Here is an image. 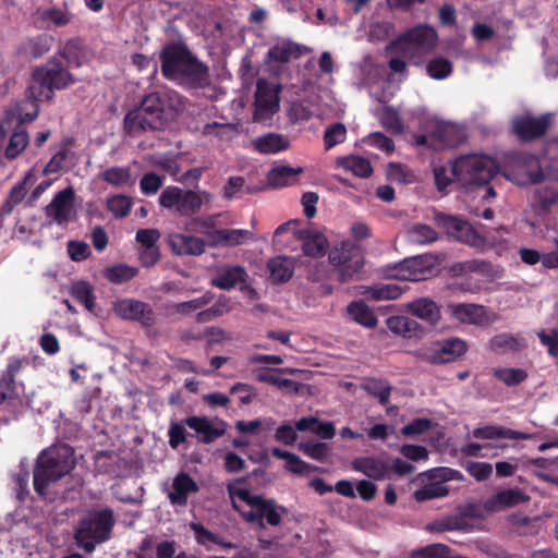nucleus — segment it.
Here are the masks:
<instances>
[{"label": "nucleus", "mask_w": 558, "mask_h": 558, "mask_svg": "<svg viewBox=\"0 0 558 558\" xmlns=\"http://www.w3.org/2000/svg\"><path fill=\"white\" fill-rule=\"evenodd\" d=\"M347 312L354 322L364 327L373 328L377 325L375 314L364 301L360 300L351 302L347 307Z\"/></svg>", "instance_id": "58836bf2"}, {"label": "nucleus", "mask_w": 558, "mask_h": 558, "mask_svg": "<svg viewBox=\"0 0 558 558\" xmlns=\"http://www.w3.org/2000/svg\"><path fill=\"white\" fill-rule=\"evenodd\" d=\"M184 423L197 435L202 444H211L226 433V422L220 420L216 424L207 416L191 415L184 418Z\"/></svg>", "instance_id": "a211bd4d"}, {"label": "nucleus", "mask_w": 558, "mask_h": 558, "mask_svg": "<svg viewBox=\"0 0 558 558\" xmlns=\"http://www.w3.org/2000/svg\"><path fill=\"white\" fill-rule=\"evenodd\" d=\"M436 223L444 229L446 233L454 240L471 246H478L483 243V238L474 230L469 221L457 216L438 214Z\"/></svg>", "instance_id": "ddd939ff"}, {"label": "nucleus", "mask_w": 558, "mask_h": 558, "mask_svg": "<svg viewBox=\"0 0 558 558\" xmlns=\"http://www.w3.org/2000/svg\"><path fill=\"white\" fill-rule=\"evenodd\" d=\"M184 108V100L174 90L148 94L141 106L124 119V129L129 136H141L148 130H160L171 122Z\"/></svg>", "instance_id": "f257e3e1"}, {"label": "nucleus", "mask_w": 558, "mask_h": 558, "mask_svg": "<svg viewBox=\"0 0 558 558\" xmlns=\"http://www.w3.org/2000/svg\"><path fill=\"white\" fill-rule=\"evenodd\" d=\"M230 311L229 307V299L225 295H221L217 303L211 307L201 311L196 314V322L198 324L209 323L218 317H221L225 313Z\"/></svg>", "instance_id": "de8ad7c7"}, {"label": "nucleus", "mask_w": 558, "mask_h": 558, "mask_svg": "<svg viewBox=\"0 0 558 558\" xmlns=\"http://www.w3.org/2000/svg\"><path fill=\"white\" fill-rule=\"evenodd\" d=\"M351 465L354 471L361 472L365 476L375 481H381L390 476L389 464L386 461L374 457L355 458Z\"/></svg>", "instance_id": "cd10ccee"}, {"label": "nucleus", "mask_w": 558, "mask_h": 558, "mask_svg": "<svg viewBox=\"0 0 558 558\" xmlns=\"http://www.w3.org/2000/svg\"><path fill=\"white\" fill-rule=\"evenodd\" d=\"M409 310L413 316L418 317L429 324H435L440 319V308L430 299L420 298L409 304Z\"/></svg>", "instance_id": "72a5a7b5"}, {"label": "nucleus", "mask_w": 558, "mask_h": 558, "mask_svg": "<svg viewBox=\"0 0 558 558\" xmlns=\"http://www.w3.org/2000/svg\"><path fill=\"white\" fill-rule=\"evenodd\" d=\"M195 158H192L189 153H167V154H155L151 156V162L171 174H177L180 171V162H194Z\"/></svg>", "instance_id": "f704fd0d"}, {"label": "nucleus", "mask_w": 558, "mask_h": 558, "mask_svg": "<svg viewBox=\"0 0 558 558\" xmlns=\"http://www.w3.org/2000/svg\"><path fill=\"white\" fill-rule=\"evenodd\" d=\"M159 204L163 208L174 209L181 216L191 217L201 210L203 199L195 191L167 186L159 196Z\"/></svg>", "instance_id": "9b49d317"}, {"label": "nucleus", "mask_w": 558, "mask_h": 558, "mask_svg": "<svg viewBox=\"0 0 558 558\" xmlns=\"http://www.w3.org/2000/svg\"><path fill=\"white\" fill-rule=\"evenodd\" d=\"M295 236L302 241L303 254L312 258L323 257L329 247L327 238L318 231L300 229L295 231Z\"/></svg>", "instance_id": "393cba45"}, {"label": "nucleus", "mask_w": 558, "mask_h": 558, "mask_svg": "<svg viewBox=\"0 0 558 558\" xmlns=\"http://www.w3.org/2000/svg\"><path fill=\"white\" fill-rule=\"evenodd\" d=\"M409 239L415 244H428L437 240V232L427 225H415L409 231Z\"/></svg>", "instance_id": "13d9d810"}, {"label": "nucleus", "mask_w": 558, "mask_h": 558, "mask_svg": "<svg viewBox=\"0 0 558 558\" xmlns=\"http://www.w3.org/2000/svg\"><path fill=\"white\" fill-rule=\"evenodd\" d=\"M496 379L508 387L518 386L527 378V373L522 368L498 367L493 372Z\"/></svg>", "instance_id": "49530a36"}, {"label": "nucleus", "mask_w": 558, "mask_h": 558, "mask_svg": "<svg viewBox=\"0 0 558 558\" xmlns=\"http://www.w3.org/2000/svg\"><path fill=\"white\" fill-rule=\"evenodd\" d=\"M168 243L173 254L179 256H199L206 250L205 240L191 234L171 233Z\"/></svg>", "instance_id": "5701e85b"}, {"label": "nucleus", "mask_w": 558, "mask_h": 558, "mask_svg": "<svg viewBox=\"0 0 558 558\" xmlns=\"http://www.w3.org/2000/svg\"><path fill=\"white\" fill-rule=\"evenodd\" d=\"M464 469L477 482L487 481L493 474V465L488 462L470 460L465 462Z\"/></svg>", "instance_id": "e2e57ef3"}, {"label": "nucleus", "mask_w": 558, "mask_h": 558, "mask_svg": "<svg viewBox=\"0 0 558 558\" xmlns=\"http://www.w3.org/2000/svg\"><path fill=\"white\" fill-rule=\"evenodd\" d=\"M74 81L72 74L59 61L51 59L34 70L27 88V99L33 104L50 100L54 90L66 88Z\"/></svg>", "instance_id": "423d86ee"}, {"label": "nucleus", "mask_w": 558, "mask_h": 558, "mask_svg": "<svg viewBox=\"0 0 558 558\" xmlns=\"http://www.w3.org/2000/svg\"><path fill=\"white\" fill-rule=\"evenodd\" d=\"M70 293L78 303L83 304L88 312L93 313L95 311L96 296L89 282L83 280L73 282Z\"/></svg>", "instance_id": "79ce46f5"}, {"label": "nucleus", "mask_w": 558, "mask_h": 558, "mask_svg": "<svg viewBox=\"0 0 558 558\" xmlns=\"http://www.w3.org/2000/svg\"><path fill=\"white\" fill-rule=\"evenodd\" d=\"M453 270L459 275L476 272L484 277L493 278L496 276L494 265L485 259H469L458 263L453 266Z\"/></svg>", "instance_id": "a19ab883"}, {"label": "nucleus", "mask_w": 558, "mask_h": 558, "mask_svg": "<svg viewBox=\"0 0 558 558\" xmlns=\"http://www.w3.org/2000/svg\"><path fill=\"white\" fill-rule=\"evenodd\" d=\"M310 51L311 49L306 46L291 40H281L268 50V58L276 62H289L291 59L299 58Z\"/></svg>", "instance_id": "c756f323"}, {"label": "nucleus", "mask_w": 558, "mask_h": 558, "mask_svg": "<svg viewBox=\"0 0 558 558\" xmlns=\"http://www.w3.org/2000/svg\"><path fill=\"white\" fill-rule=\"evenodd\" d=\"M434 345V350L425 356V360L434 365L452 363L463 356L469 349L468 343L458 337L445 338Z\"/></svg>", "instance_id": "4468645a"}, {"label": "nucleus", "mask_w": 558, "mask_h": 558, "mask_svg": "<svg viewBox=\"0 0 558 558\" xmlns=\"http://www.w3.org/2000/svg\"><path fill=\"white\" fill-rule=\"evenodd\" d=\"M245 482L246 477H240L227 485L232 508L247 523H256L259 527L266 525L278 526L281 523L282 514L288 513L287 508L278 505L275 499L253 495L250 489L236 486V484H244Z\"/></svg>", "instance_id": "f03ea898"}, {"label": "nucleus", "mask_w": 558, "mask_h": 558, "mask_svg": "<svg viewBox=\"0 0 558 558\" xmlns=\"http://www.w3.org/2000/svg\"><path fill=\"white\" fill-rule=\"evenodd\" d=\"M187 425L184 423V418L181 422L171 421L168 429V442L172 449H178L182 444L186 441Z\"/></svg>", "instance_id": "680f3d73"}, {"label": "nucleus", "mask_w": 558, "mask_h": 558, "mask_svg": "<svg viewBox=\"0 0 558 558\" xmlns=\"http://www.w3.org/2000/svg\"><path fill=\"white\" fill-rule=\"evenodd\" d=\"M303 172L301 167L292 168L280 166L269 170L267 173V184L274 189H280L296 183L298 175Z\"/></svg>", "instance_id": "473e14b6"}, {"label": "nucleus", "mask_w": 558, "mask_h": 558, "mask_svg": "<svg viewBox=\"0 0 558 558\" xmlns=\"http://www.w3.org/2000/svg\"><path fill=\"white\" fill-rule=\"evenodd\" d=\"M428 75L434 80H444L452 72V63L442 57L433 58L426 65Z\"/></svg>", "instance_id": "4d7b16f0"}, {"label": "nucleus", "mask_w": 558, "mask_h": 558, "mask_svg": "<svg viewBox=\"0 0 558 558\" xmlns=\"http://www.w3.org/2000/svg\"><path fill=\"white\" fill-rule=\"evenodd\" d=\"M449 494V488L445 484L432 481L414 492V498L418 502H424L435 498H441Z\"/></svg>", "instance_id": "a18cd8bd"}, {"label": "nucleus", "mask_w": 558, "mask_h": 558, "mask_svg": "<svg viewBox=\"0 0 558 558\" xmlns=\"http://www.w3.org/2000/svg\"><path fill=\"white\" fill-rule=\"evenodd\" d=\"M53 37L48 34H40L21 43L19 51L21 54L31 58H40L52 47Z\"/></svg>", "instance_id": "2f4dec72"}, {"label": "nucleus", "mask_w": 558, "mask_h": 558, "mask_svg": "<svg viewBox=\"0 0 558 558\" xmlns=\"http://www.w3.org/2000/svg\"><path fill=\"white\" fill-rule=\"evenodd\" d=\"M26 363L25 357L13 356L9 360L5 371L0 376V404L5 400L17 398L19 392L15 377Z\"/></svg>", "instance_id": "4be33fe9"}, {"label": "nucleus", "mask_w": 558, "mask_h": 558, "mask_svg": "<svg viewBox=\"0 0 558 558\" xmlns=\"http://www.w3.org/2000/svg\"><path fill=\"white\" fill-rule=\"evenodd\" d=\"M213 300L214 293L207 291L204 295L199 298L175 304V311L179 314L186 315L205 307L206 305L211 303Z\"/></svg>", "instance_id": "052dcab7"}, {"label": "nucleus", "mask_w": 558, "mask_h": 558, "mask_svg": "<svg viewBox=\"0 0 558 558\" xmlns=\"http://www.w3.org/2000/svg\"><path fill=\"white\" fill-rule=\"evenodd\" d=\"M472 436L476 439H512V440H527L534 436L520 430L507 428L501 425H485L478 426L473 429Z\"/></svg>", "instance_id": "a878e982"}, {"label": "nucleus", "mask_w": 558, "mask_h": 558, "mask_svg": "<svg viewBox=\"0 0 558 558\" xmlns=\"http://www.w3.org/2000/svg\"><path fill=\"white\" fill-rule=\"evenodd\" d=\"M437 40L438 35L434 27L417 25L389 41L385 50L418 64L423 57L436 47Z\"/></svg>", "instance_id": "0eeeda50"}, {"label": "nucleus", "mask_w": 558, "mask_h": 558, "mask_svg": "<svg viewBox=\"0 0 558 558\" xmlns=\"http://www.w3.org/2000/svg\"><path fill=\"white\" fill-rule=\"evenodd\" d=\"M116 525L111 508L89 509L78 520L74 538L80 548L90 554L98 544L110 539Z\"/></svg>", "instance_id": "39448f33"}, {"label": "nucleus", "mask_w": 558, "mask_h": 558, "mask_svg": "<svg viewBox=\"0 0 558 558\" xmlns=\"http://www.w3.org/2000/svg\"><path fill=\"white\" fill-rule=\"evenodd\" d=\"M329 264L338 272V281L345 283L352 280L364 267L362 247L352 240H342L329 248Z\"/></svg>", "instance_id": "1a4fd4ad"}, {"label": "nucleus", "mask_w": 558, "mask_h": 558, "mask_svg": "<svg viewBox=\"0 0 558 558\" xmlns=\"http://www.w3.org/2000/svg\"><path fill=\"white\" fill-rule=\"evenodd\" d=\"M270 280L274 283H286L294 274L293 260L283 255L275 256L267 263Z\"/></svg>", "instance_id": "7c9ffc66"}, {"label": "nucleus", "mask_w": 558, "mask_h": 558, "mask_svg": "<svg viewBox=\"0 0 558 558\" xmlns=\"http://www.w3.org/2000/svg\"><path fill=\"white\" fill-rule=\"evenodd\" d=\"M361 389L377 398L378 402L385 407L389 402L392 387L384 378H365L361 384Z\"/></svg>", "instance_id": "c9c22d12"}, {"label": "nucleus", "mask_w": 558, "mask_h": 558, "mask_svg": "<svg viewBox=\"0 0 558 558\" xmlns=\"http://www.w3.org/2000/svg\"><path fill=\"white\" fill-rule=\"evenodd\" d=\"M337 166L360 178H368L373 168L368 159L361 156H344L337 159Z\"/></svg>", "instance_id": "4c0bfd02"}, {"label": "nucleus", "mask_w": 558, "mask_h": 558, "mask_svg": "<svg viewBox=\"0 0 558 558\" xmlns=\"http://www.w3.org/2000/svg\"><path fill=\"white\" fill-rule=\"evenodd\" d=\"M434 265L435 258L432 255H418L388 266L385 274L388 278L401 281H422L432 277Z\"/></svg>", "instance_id": "9d476101"}, {"label": "nucleus", "mask_w": 558, "mask_h": 558, "mask_svg": "<svg viewBox=\"0 0 558 558\" xmlns=\"http://www.w3.org/2000/svg\"><path fill=\"white\" fill-rule=\"evenodd\" d=\"M37 17L40 22L47 26L50 24L61 27L71 22L72 15L68 10L59 8L40 9L36 12Z\"/></svg>", "instance_id": "c03bdc74"}, {"label": "nucleus", "mask_w": 558, "mask_h": 558, "mask_svg": "<svg viewBox=\"0 0 558 558\" xmlns=\"http://www.w3.org/2000/svg\"><path fill=\"white\" fill-rule=\"evenodd\" d=\"M449 315L462 324L484 325L487 323V310L474 303H451L447 306Z\"/></svg>", "instance_id": "412c9836"}, {"label": "nucleus", "mask_w": 558, "mask_h": 558, "mask_svg": "<svg viewBox=\"0 0 558 558\" xmlns=\"http://www.w3.org/2000/svg\"><path fill=\"white\" fill-rule=\"evenodd\" d=\"M81 43L77 39L69 40L60 50V54L68 61L70 65L81 66Z\"/></svg>", "instance_id": "338daca9"}, {"label": "nucleus", "mask_w": 558, "mask_h": 558, "mask_svg": "<svg viewBox=\"0 0 558 558\" xmlns=\"http://www.w3.org/2000/svg\"><path fill=\"white\" fill-rule=\"evenodd\" d=\"M395 33V25L389 21H375L369 24L367 39L371 43L387 40Z\"/></svg>", "instance_id": "3c124183"}, {"label": "nucleus", "mask_w": 558, "mask_h": 558, "mask_svg": "<svg viewBox=\"0 0 558 558\" xmlns=\"http://www.w3.org/2000/svg\"><path fill=\"white\" fill-rule=\"evenodd\" d=\"M433 426V421L427 417L414 418L409 424L404 425L400 433L404 437H415L427 433Z\"/></svg>", "instance_id": "0e129e2a"}, {"label": "nucleus", "mask_w": 558, "mask_h": 558, "mask_svg": "<svg viewBox=\"0 0 558 558\" xmlns=\"http://www.w3.org/2000/svg\"><path fill=\"white\" fill-rule=\"evenodd\" d=\"M450 547L435 543L416 548L410 553V558H449Z\"/></svg>", "instance_id": "5fc2aeb1"}, {"label": "nucleus", "mask_w": 558, "mask_h": 558, "mask_svg": "<svg viewBox=\"0 0 558 558\" xmlns=\"http://www.w3.org/2000/svg\"><path fill=\"white\" fill-rule=\"evenodd\" d=\"M553 116L550 113L534 117L525 113L513 120L514 133L520 137H541L550 126Z\"/></svg>", "instance_id": "6ab92c4d"}, {"label": "nucleus", "mask_w": 558, "mask_h": 558, "mask_svg": "<svg viewBox=\"0 0 558 558\" xmlns=\"http://www.w3.org/2000/svg\"><path fill=\"white\" fill-rule=\"evenodd\" d=\"M74 198L75 192L71 186L58 192L46 206V216L60 226L66 225L72 219L75 211Z\"/></svg>", "instance_id": "f3484780"}, {"label": "nucleus", "mask_w": 558, "mask_h": 558, "mask_svg": "<svg viewBox=\"0 0 558 558\" xmlns=\"http://www.w3.org/2000/svg\"><path fill=\"white\" fill-rule=\"evenodd\" d=\"M102 179L111 185H133L134 180L132 178L129 168L123 167H111L104 171Z\"/></svg>", "instance_id": "603ef678"}, {"label": "nucleus", "mask_w": 558, "mask_h": 558, "mask_svg": "<svg viewBox=\"0 0 558 558\" xmlns=\"http://www.w3.org/2000/svg\"><path fill=\"white\" fill-rule=\"evenodd\" d=\"M114 313L122 319L138 322L145 327H151L156 320L151 306L134 299L118 301L114 304Z\"/></svg>", "instance_id": "2eb2a0df"}, {"label": "nucleus", "mask_w": 558, "mask_h": 558, "mask_svg": "<svg viewBox=\"0 0 558 558\" xmlns=\"http://www.w3.org/2000/svg\"><path fill=\"white\" fill-rule=\"evenodd\" d=\"M530 500V496L521 488H506L490 496L485 502L484 508L488 512H498L508 508H513Z\"/></svg>", "instance_id": "aec40b11"}, {"label": "nucleus", "mask_w": 558, "mask_h": 558, "mask_svg": "<svg viewBox=\"0 0 558 558\" xmlns=\"http://www.w3.org/2000/svg\"><path fill=\"white\" fill-rule=\"evenodd\" d=\"M172 489L168 494V499L172 506L186 507L191 494L199 492V486L195 480L185 472H180L172 481Z\"/></svg>", "instance_id": "b1692460"}, {"label": "nucleus", "mask_w": 558, "mask_h": 558, "mask_svg": "<svg viewBox=\"0 0 558 558\" xmlns=\"http://www.w3.org/2000/svg\"><path fill=\"white\" fill-rule=\"evenodd\" d=\"M117 454L113 451H99L95 456L96 470L101 474H111L114 472Z\"/></svg>", "instance_id": "69168bd1"}, {"label": "nucleus", "mask_w": 558, "mask_h": 558, "mask_svg": "<svg viewBox=\"0 0 558 558\" xmlns=\"http://www.w3.org/2000/svg\"><path fill=\"white\" fill-rule=\"evenodd\" d=\"M203 135L207 137H221L231 140L240 136V133L234 124L214 122L204 126Z\"/></svg>", "instance_id": "8fccbe9b"}, {"label": "nucleus", "mask_w": 558, "mask_h": 558, "mask_svg": "<svg viewBox=\"0 0 558 558\" xmlns=\"http://www.w3.org/2000/svg\"><path fill=\"white\" fill-rule=\"evenodd\" d=\"M299 449L308 458L317 461H324L330 452L327 444L311 440L299 442Z\"/></svg>", "instance_id": "6e6d98bb"}, {"label": "nucleus", "mask_w": 558, "mask_h": 558, "mask_svg": "<svg viewBox=\"0 0 558 558\" xmlns=\"http://www.w3.org/2000/svg\"><path fill=\"white\" fill-rule=\"evenodd\" d=\"M524 347L523 339L510 333H499L489 341V350L498 354L520 351Z\"/></svg>", "instance_id": "ea45409f"}, {"label": "nucleus", "mask_w": 558, "mask_h": 558, "mask_svg": "<svg viewBox=\"0 0 558 558\" xmlns=\"http://www.w3.org/2000/svg\"><path fill=\"white\" fill-rule=\"evenodd\" d=\"M403 292V289L396 283H385L371 287L367 296L374 301L396 300Z\"/></svg>", "instance_id": "09e8293b"}, {"label": "nucleus", "mask_w": 558, "mask_h": 558, "mask_svg": "<svg viewBox=\"0 0 558 558\" xmlns=\"http://www.w3.org/2000/svg\"><path fill=\"white\" fill-rule=\"evenodd\" d=\"M137 269L124 264L108 267L105 270V277L112 283H123L133 279L137 275Z\"/></svg>", "instance_id": "864d4df0"}, {"label": "nucleus", "mask_w": 558, "mask_h": 558, "mask_svg": "<svg viewBox=\"0 0 558 558\" xmlns=\"http://www.w3.org/2000/svg\"><path fill=\"white\" fill-rule=\"evenodd\" d=\"M386 326L391 332L405 338L415 336L418 329V324L407 316H391L387 318Z\"/></svg>", "instance_id": "37998d69"}, {"label": "nucleus", "mask_w": 558, "mask_h": 558, "mask_svg": "<svg viewBox=\"0 0 558 558\" xmlns=\"http://www.w3.org/2000/svg\"><path fill=\"white\" fill-rule=\"evenodd\" d=\"M497 162L486 155H463L450 163L454 182L461 186H485L498 173Z\"/></svg>", "instance_id": "6e6552de"}, {"label": "nucleus", "mask_w": 558, "mask_h": 558, "mask_svg": "<svg viewBox=\"0 0 558 558\" xmlns=\"http://www.w3.org/2000/svg\"><path fill=\"white\" fill-rule=\"evenodd\" d=\"M131 207L132 199L125 195H114L107 201L108 210L118 219L128 216Z\"/></svg>", "instance_id": "bf43d9fd"}, {"label": "nucleus", "mask_w": 558, "mask_h": 558, "mask_svg": "<svg viewBox=\"0 0 558 558\" xmlns=\"http://www.w3.org/2000/svg\"><path fill=\"white\" fill-rule=\"evenodd\" d=\"M24 106L31 107L25 117H22V108L0 114V140H25L28 136L26 123L37 117L38 106L33 102H25Z\"/></svg>", "instance_id": "f8f14e48"}, {"label": "nucleus", "mask_w": 558, "mask_h": 558, "mask_svg": "<svg viewBox=\"0 0 558 558\" xmlns=\"http://www.w3.org/2000/svg\"><path fill=\"white\" fill-rule=\"evenodd\" d=\"M206 236L213 246H235L247 240H253L254 234L244 229H218L207 231Z\"/></svg>", "instance_id": "c85d7f7f"}, {"label": "nucleus", "mask_w": 558, "mask_h": 558, "mask_svg": "<svg viewBox=\"0 0 558 558\" xmlns=\"http://www.w3.org/2000/svg\"><path fill=\"white\" fill-rule=\"evenodd\" d=\"M247 272L243 266H225L218 269L210 284L221 290L230 291L239 283H246Z\"/></svg>", "instance_id": "bb28decb"}, {"label": "nucleus", "mask_w": 558, "mask_h": 558, "mask_svg": "<svg viewBox=\"0 0 558 558\" xmlns=\"http://www.w3.org/2000/svg\"><path fill=\"white\" fill-rule=\"evenodd\" d=\"M162 74L182 85L204 87L209 83L208 68L181 45L166 47L160 54Z\"/></svg>", "instance_id": "7ed1b4c3"}, {"label": "nucleus", "mask_w": 558, "mask_h": 558, "mask_svg": "<svg viewBox=\"0 0 558 558\" xmlns=\"http://www.w3.org/2000/svg\"><path fill=\"white\" fill-rule=\"evenodd\" d=\"M466 527L468 522L463 515L452 514L428 522L425 530L432 533H442L447 531H464Z\"/></svg>", "instance_id": "e433bc0d"}, {"label": "nucleus", "mask_w": 558, "mask_h": 558, "mask_svg": "<svg viewBox=\"0 0 558 558\" xmlns=\"http://www.w3.org/2000/svg\"><path fill=\"white\" fill-rule=\"evenodd\" d=\"M66 251L73 262H83L90 256V247L84 241L70 240L66 244Z\"/></svg>", "instance_id": "774afa93"}, {"label": "nucleus", "mask_w": 558, "mask_h": 558, "mask_svg": "<svg viewBox=\"0 0 558 558\" xmlns=\"http://www.w3.org/2000/svg\"><path fill=\"white\" fill-rule=\"evenodd\" d=\"M279 89L266 80L259 78L255 93V120L266 121L279 108Z\"/></svg>", "instance_id": "dca6fc26"}, {"label": "nucleus", "mask_w": 558, "mask_h": 558, "mask_svg": "<svg viewBox=\"0 0 558 558\" xmlns=\"http://www.w3.org/2000/svg\"><path fill=\"white\" fill-rule=\"evenodd\" d=\"M74 449L68 444H60L45 449L38 456L34 471V489L45 496L50 483L69 474L75 466Z\"/></svg>", "instance_id": "20e7f679"}]
</instances>
